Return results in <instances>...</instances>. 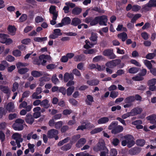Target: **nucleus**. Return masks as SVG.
I'll use <instances>...</instances> for the list:
<instances>
[{
	"instance_id": "1",
	"label": "nucleus",
	"mask_w": 156,
	"mask_h": 156,
	"mask_svg": "<svg viewBox=\"0 0 156 156\" xmlns=\"http://www.w3.org/2000/svg\"><path fill=\"white\" fill-rule=\"evenodd\" d=\"M124 140L121 142L122 146H125L127 145L128 148H130L135 144L134 138L131 135H128L125 136H124Z\"/></svg>"
},
{
	"instance_id": "2",
	"label": "nucleus",
	"mask_w": 156,
	"mask_h": 156,
	"mask_svg": "<svg viewBox=\"0 0 156 156\" xmlns=\"http://www.w3.org/2000/svg\"><path fill=\"white\" fill-rule=\"evenodd\" d=\"M24 122V121L20 119H18L15 121V123L12 125V127L16 130L20 131L23 129V124Z\"/></svg>"
},
{
	"instance_id": "3",
	"label": "nucleus",
	"mask_w": 156,
	"mask_h": 156,
	"mask_svg": "<svg viewBox=\"0 0 156 156\" xmlns=\"http://www.w3.org/2000/svg\"><path fill=\"white\" fill-rule=\"evenodd\" d=\"M12 138L16 140L17 146L18 148L21 147L20 143L22 142L23 139L22 138V135L19 133H14L12 136Z\"/></svg>"
},
{
	"instance_id": "4",
	"label": "nucleus",
	"mask_w": 156,
	"mask_h": 156,
	"mask_svg": "<svg viewBox=\"0 0 156 156\" xmlns=\"http://www.w3.org/2000/svg\"><path fill=\"white\" fill-rule=\"evenodd\" d=\"M58 131L54 129H51L48 131L47 133L48 136L49 138H54L55 140H57L58 139Z\"/></svg>"
},
{
	"instance_id": "5",
	"label": "nucleus",
	"mask_w": 156,
	"mask_h": 156,
	"mask_svg": "<svg viewBox=\"0 0 156 156\" xmlns=\"http://www.w3.org/2000/svg\"><path fill=\"white\" fill-rule=\"evenodd\" d=\"M103 54L104 56L108 57L110 59H114L116 57V56L114 53L112 49L105 50L103 51Z\"/></svg>"
},
{
	"instance_id": "6",
	"label": "nucleus",
	"mask_w": 156,
	"mask_h": 156,
	"mask_svg": "<svg viewBox=\"0 0 156 156\" xmlns=\"http://www.w3.org/2000/svg\"><path fill=\"white\" fill-rule=\"evenodd\" d=\"M98 23L100 25H107V23L108 21L107 16L105 15L101 16H98Z\"/></svg>"
},
{
	"instance_id": "7",
	"label": "nucleus",
	"mask_w": 156,
	"mask_h": 156,
	"mask_svg": "<svg viewBox=\"0 0 156 156\" xmlns=\"http://www.w3.org/2000/svg\"><path fill=\"white\" fill-rule=\"evenodd\" d=\"M107 149L105 146L104 141H101L99 142L97 144V146L94 147V150L95 151H98Z\"/></svg>"
},
{
	"instance_id": "8",
	"label": "nucleus",
	"mask_w": 156,
	"mask_h": 156,
	"mask_svg": "<svg viewBox=\"0 0 156 156\" xmlns=\"http://www.w3.org/2000/svg\"><path fill=\"white\" fill-rule=\"evenodd\" d=\"M156 83V79L153 78L148 81L147 84L149 86L150 90L153 91L156 88V87L154 86Z\"/></svg>"
},
{
	"instance_id": "9",
	"label": "nucleus",
	"mask_w": 156,
	"mask_h": 156,
	"mask_svg": "<svg viewBox=\"0 0 156 156\" xmlns=\"http://www.w3.org/2000/svg\"><path fill=\"white\" fill-rule=\"evenodd\" d=\"M142 111L143 109L142 108L139 107H137L132 109L130 112L132 116H133L140 114Z\"/></svg>"
},
{
	"instance_id": "10",
	"label": "nucleus",
	"mask_w": 156,
	"mask_h": 156,
	"mask_svg": "<svg viewBox=\"0 0 156 156\" xmlns=\"http://www.w3.org/2000/svg\"><path fill=\"white\" fill-rule=\"evenodd\" d=\"M140 151V149L137 147L131 148L129 150V154L131 155H135L139 153Z\"/></svg>"
},
{
	"instance_id": "11",
	"label": "nucleus",
	"mask_w": 156,
	"mask_h": 156,
	"mask_svg": "<svg viewBox=\"0 0 156 156\" xmlns=\"http://www.w3.org/2000/svg\"><path fill=\"white\" fill-rule=\"evenodd\" d=\"M14 107V103L10 102L8 104L6 108L9 112H14L15 111Z\"/></svg>"
},
{
	"instance_id": "12",
	"label": "nucleus",
	"mask_w": 156,
	"mask_h": 156,
	"mask_svg": "<svg viewBox=\"0 0 156 156\" xmlns=\"http://www.w3.org/2000/svg\"><path fill=\"white\" fill-rule=\"evenodd\" d=\"M123 129V128L122 126L117 125L115 129L112 130L111 132L112 133L116 134L122 132Z\"/></svg>"
},
{
	"instance_id": "13",
	"label": "nucleus",
	"mask_w": 156,
	"mask_h": 156,
	"mask_svg": "<svg viewBox=\"0 0 156 156\" xmlns=\"http://www.w3.org/2000/svg\"><path fill=\"white\" fill-rule=\"evenodd\" d=\"M49 58V56L48 55H42L39 57V59L42 62L41 64L43 65H45L47 61L46 59H48Z\"/></svg>"
},
{
	"instance_id": "14",
	"label": "nucleus",
	"mask_w": 156,
	"mask_h": 156,
	"mask_svg": "<svg viewBox=\"0 0 156 156\" xmlns=\"http://www.w3.org/2000/svg\"><path fill=\"white\" fill-rule=\"evenodd\" d=\"M26 122L29 124H32L34 121V119L31 114H28L26 116Z\"/></svg>"
},
{
	"instance_id": "15",
	"label": "nucleus",
	"mask_w": 156,
	"mask_h": 156,
	"mask_svg": "<svg viewBox=\"0 0 156 156\" xmlns=\"http://www.w3.org/2000/svg\"><path fill=\"white\" fill-rule=\"evenodd\" d=\"M147 120L150 121V122L152 124H156V115L155 114L151 115L147 118Z\"/></svg>"
},
{
	"instance_id": "16",
	"label": "nucleus",
	"mask_w": 156,
	"mask_h": 156,
	"mask_svg": "<svg viewBox=\"0 0 156 156\" xmlns=\"http://www.w3.org/2000/svg\"><path fill=\"white\" fill-rule=\"evenodd\" d=\"M154 6H156V0H151L144 6V8L146 9L147 7H151Z\"/></svg>"
},
{
	"instance_id": "17",
	"label": "nucleus",
	"mask_w": 156,
	"mask_h": 156,
	"mask_svg": "<svg viewBox=\"0 0 156 156\" xmlns=\"http://www.w3.org/2000/svg\"><path fill=\"white\" fill-rule=\"evenodd\" d=\"M81 23V20L78 18H74L72 21L71 24L74 26H76Z\"/></svg>"
},
{
	"instance_id": "18",
	"label": "nucleus",
	"mask_w": 156,
	"mask_h": 156,
	"mask_svg": "<svg viewBox=\"0 0 156 156\" xmlns=\"http://www.w3.org/2000/svg\"><path fill=\"white\" fill-rule=\"evenodd\" d=\"M86 140L84 138H81L79 139L76 144V147L80 148L83 146L86 143Z\"/></svg>"
},
{
	"instance_id": "19",
	"label": "nucleus",
	"mask_w": 156,
	"mask_h": 156,
	"mask_svg": "<svg viewBox=\"0 0 156 156\" xmlns=\"http://www.w3.org/2000/svg\"><path fill=\"white\" fill-rule=\"evenodd\" d=\"M74 78V76L73 74L72 73L69 74L68 73H66L64 76V81L66 82H67L69 80V79L73 80Z\"/></svg>"
},
{
	"instance_id": "20",
	"label": "nucleus",
	"mask_w": 156,
	"mask_h": 156,
	"mask_svg": "<svg viewBox=\"0 0 156 156\" xmlns=\"http://www.w3.org/2000/svg\"><path fill=\"white\" fill-rule=\"evenodd\" d=\"M109 121V118L107 117H103L99 119L97 121L98 124H105L108 122Z\"/></svg>"
},
{
	"instance_id": "21",
	"label": "nucleus",
	"mask_w": 156,
	"mask_h": 156,
	"mask_svg": "<svg viewBox=\"0 0 156 156\" xmlns=\"http://www.w3.org/2000/svg\"><path fill=\"white\" fill-rule=\"evenodd\" d=\"M31 76L34 77H38L43 75L42 72L36 70H33L31 71Z\"/></svg>"
},
{
	"instance_id": "22",
	"label": "nucleus",
	"mask_w": 156,
	"mask_h": 156,
	"mask_svg": "<svg viewBox=\"0 0 156 156\" xmlns=\"http://www.w3.org/2000/svg\"><path fill=\"white\" fill-rule=\"evenodd\" d=\"M135 98L134 96H129L126 98L124 102L126 103H130L134 101Z\"/></svg>"
},
{
	"instance_id": "23",
	"label": "nucleus",
	"mask_w": 156,
	"mask_h": 156,
	"mask_svg": "<svg viewBox=\"0 0 156 156\" xmlns=\"http://www.w3.org/2000/svg\"><path fill=\"white\" fill-rule=\"evenodd\" d=\"M48 100L45 99L41 101V106H42L44 108H48L50 106L48 103Z\"/></svg>"
},
{
	"instance_id": "24",
	"label": "nucleus",
	"mask_w": 156,
	"mask_h": 156,
	"mask_svg": "<svg viewBox=\"0 0 156 156\" xmlns=\"http://www.w3.org/2000/svg\"><path fill=\"white\" fill-rule=\"evenodd\" d=\"M117 36L119 38L121 39L122 41H124L127 38V34L125 32L118 34Z\"/></svg>"
},
{
	"instance_id": "25",
	"label": "nucleus",
	"mask_w": 156,
	"mask_h": 156,
	"mask_svg": "<svg viewBox=\"0 0 156 156\" xmlns=\"http://www.w3.org/2000/svg\"><path fill=\"white\" fill-rule=\"evenodd\" d=\"M49 12L50 13L53 15V16H58V13L56 10V7L55 6L51 5L50 6L49 9Z\"/></svg>"
},
{
	"instance_id": "26",
	"label": "nucleus",
	"mask_w": 156,
	"mask_h": 156,
	"mask_svg": "<svg viewBox=\"0 0 156 156\" xmlns=\"http://www.w3.org/2000/svg\"><path fill=\"white\" fill-rule=\"evenodd\" d=\"M8 30L10 34L13 35L15 34L16 29L14 26H9L8 28Z\"/></svg>"
},
{
	"instance_id": "27",
	"label": "nucleus",
	"mask_w": 156,
	"mask_h": 156,
	"mask_svg": "<svg viewBox=\"0 0 156 156\" xmlns=\"http://www.w3.org/2000/svg\"><path fill=\"white\" fill-rule=\"evenodd\" d=\"M99 80H88L87 81V84L90 86H96L99 83Z\"/></svg>"
},
{
	"instance_id": "28",
	"label": "nucleus",
	"mask_w": 156,
	"mask_h": 156,
	"mask_svg": "<svg viewBox=\"0 0 156 156\" xmlns=\"http://www.w3.org/2000/svg\"><path fill=\"white\" fill-rule=\"evenodd\" d=\"M82 9L78 7L74 8L72 11L73 14L75 15H78L82 11Z\"/></svg>"
},
{
	"instance_id": "29",
	"label": "nucleus",
	"mask_w": 156,
	"mask_h": 156,
	"mask_svg": "<svg viewBox=\"0 0 156 156\" xmlns=\"http://www.w3.org/2000/svg\"><path fill=\"white\" fill-rule=\"evenodd\" d=\"M98 37L97 36L96 33L92 32L91 33V36L90 37L89 39L91 41L93 42H96L97 43V40Z\"/></svg>"
},
{
	"instance_id": "30",
	"label": "nucleus",
	"mask_w": 156,
	"mask_h": 156,
	"mask_svg": "<svg viewBox=\"0 0 156 156\" xmlns=\"http://www.w3.org/2000/svg\"><path fill=\"white\" fill-rule=\"evenodd\" d=\"M0 90L5 94L9 93V90L8 87L3 85H0Z\"/></svg>"
},
{
	"instance_id": "31",
	"label": "nucleus",
	"mask_w": 156,
	"mask_h": 156,
	"mask_svg": "<svg viewBox=\"0 0 156 156\" xmlns=\"http://www.w3.org/2000/svg\"><path fill=\"white\" fill-rule=\"evenodd\" d=\"M40 94L36 92H34L31 95V98L34 99H39L42 98L41 95H39Z\"/></svg>"
},
{
	"instance_id": "32",
	"label": "nucleus",
	"mask_w": 156,
	"mask_h": 156,
	"mask_svg": "<svg viewBox=\"0 0 156 156\" xmlns=\"http://www.w3.org/2000/svg\"><path fill=\"white\" fill-rule=\"evenodd\" d=\"M64 25H67L70 24L71 22V20L69 17H66L62 20Z\"/></svg>"
},
{
	"instance_id": "33",
	"label": "nucleus",
	"mask_w": 156,
	"mask_h": 156,
	"mask_svg": "<svg viewBox=\"0 0 156 156\" xmlns=\"http://www.w3.org/2000/svg\"><path fill=\"white\" fill-rule=\"evenodd\" d=\"M145 141L143 139L137 140L136 141V144L138 146L143 147L145 144Z\"/></svg>"
},
{
	"instance_id": "34",
	"label": "nucleus",
	"mask_w": 156,
	"mask_h": 156,
	"mask_svg": "<svg viewBox=\"0 0 156 156\" xmlns=\"http://www.w3.org/2000/svg\"><path fill=\"white\" fill-rule=\"evenodd\" d=\"M74 89L75 87L73 86L69 87L67 89V95L68 96L71 95L73 92Z\"/></svg>"
},
{
	"instance_id": "35",
	"label": "nucleus",
	"mask_w": 156,
	"mask_h": 156,
	"mask_svg": "<svg viewBox=\"0 0 156 156\" xmlns=\"http://www.w3.org/2000/svg\"><path fill=\"white\" fill-rule=\"evenodd\" d=\"M117 122H112L108 126V129H115L116 126L118 125Z\"/></svg>"
},
{
	"instance_id": "36",
	"label": "nucleus",
	"mask_w": 156,
	"mask_h": 156,
	"mask_svg": "<svg viewBox=\"0 0 156 156\" xmlns=\"http://www.w3.org/2000/svg\"><path fill=\"white\" fill-rule=\"evenodd\" d=\"M103 130V129L102 127L97 128L91 131L90 132V133L92 134L97 133L102 131Z\"/></svg>"
},
{
	"instance_id": "37",
	"label": "nucleus",
	"mask_w": 156,
	"mask_h": 156,
	"mask_svg": "<svg viewBox=\"0 0 156 156\" xmlns=\"http://www.w3.org/2000/svg\"><path fill=\"white\" fill-rule=\"evenodd\" d=\"M98 16L96 17L94 19L92 18L91 22L90 23V25L91 26H93L97 25L98 23Z\"/></svg>"
},
{
	"instance_id": "38",
	"label": "nucleus",
	"mask_w": 156,
	"mask_h": 156,
	"mask_svg": "<svg viewBox=\"0 0 156 156\" xmlns=\"http://www.w3.org/2000/svg\"><path fill=\"white\" fill-rule=\"evenodd\" d=\"M29 70L27 68H23L19 69L18 72L21 74H24Z\"/></svg>"
},
{
	"instance_id": "39",
	"label": "nucleus",
	"mask_w": 156,
	"mask_h": 156,
	"mask_svg": "<svg viewBox=\"0 0 156 156\" xmlns=\"http://www.w3.org/2000/svg\"><path fill=\"white\" fill-rule=\"evenodd\" d=\"M139 69L136 67H132L129 69V72L130 73H135L138 71Z\"/></svg>"
},
{
	"instance_id": "40",
	"label": "nucleus",
	"mask_w": 156,
	"mask_h": 156,
	"mask_svg": "<svg viewBox=\"0 0 156 156\" xmlns=\"http://www.w3.org/2000/svg\"><path fill=\"white\" fill-rule=\"evenodd\" d=\"M47 40V37H36L34 39V40L37 42H41L45 41Z\"/></svg>"
},
{
	"instance_id": "41",
	"label": "nucleus",
	"mask_w": 156,
	"mask_h": 156,
	"mask_svg": "<svg viewBox=\"0 0 156 156\" xmlns=\"http://www.w3.org/2000/svg\"><path fill=\"white\" fill-rule=\"evenodd\" d=\"M19 84L17 82H15L13 84L12 90V92H15L18 88Z\"/></svg>"
},
{
	"instance_id": "42",
	"label": "nucleus",
	"mask_w": 156,
	"mask_h": 156,
	"mask_svg": "<svg viewBox=\"0 0 156 156\" xmlns=\"http://www.w3.org/2000/svg\"><path fill=\"white\" fill-rule=\"evenodd\" d=\"M52 82L55 84H56L59 82V80L57 78L56 74L53 75L51 78Z\"/></svg>"
},
{
	"instance_id": "43",
	"label": "nucleus",
	"mask_w": 156,
	"mask_h": 156,
	"mask_svg": "<svg viewBox=\"0 0 156 156\" xmlns=\"http://www.w3.org/2000/svg\"><path fill=\"white\" fill-rule=\"evenodd\" d=\"M103 57L101 55H98L94 57L93 60L94 62H97L103 59Z\"/></svg>"
},
{
	"instance_id": "44",
	"label": "nucleus",
	"mask_w": 156,
	"mask_h": 156,
	"mask_svg": "<svg viewBox=\"0 0 156 156\" xmlns=\"http://www.w3.org/2000/svg\"><path fill=\"white\" fill-rule=\"evenodd\" d=\"M28 147V149L32 153H33L34 151V147L35 145L34 144H31L30 143H28L27 144Z\"/></svg>"
},
{
	"instance_id": "45",
	"label": "nucleus",
	"mask_w": 156,
	"mask_h": 156,
	"mask_svg": "<svg viewBox=\"0 0 156 156\" xmlns=\"http://www.w3.org/2000/svg\"><path fill=\"white\" fill-rule=\"evenodd\" d=\"M144 63L149 69L151 68L152 67V65L151 62L147 60H144Z\"/></svg>"
},
{
	"instance_id": "46",
	"label": "nucleus",
	"mask_w": 156,
	"mask_h": 156,
	"mask_svg": "<svg viewBox=\"0 0 156 156\" xmlns=\"http://www.w3.org/2000/svg\"><path fill=\"white\" fill-rule=\"evenodd\" d=\"M71 148V145L70 144H68L64 145L61 147V149L62 150L67 151L70 149Z\"/></svg>"
},
{
	"instance_id": "47",
	"label": "nucleus",
	"mask_w": 156,
	"mask_h": 156,
	"mask_svg": "<svg viewBox=\"0 0 156 156\" xmlns=\"http://www.w3.org/2000/svg\"><path fill=\"white\" fill-rule=\"evenodd\" d=\"M12 53L13 55L16 57L20 56L21 55V52L17 49L13 51Z\"/></svg>"
},
{
	"instance_id": "48",
	"label": "nucleus",
	"mask_w": 156,
	"mask_h": 156,
	"mask_svg": "<svg viewBox=\"0 0 156 156\" xmlns=\"http://www.w3.org/2000/svg\"><path fill=\"white\" fill-rule=\"evenodd\" d=\"M132 79L135 81H140L143 80L144 79V78L139 74V75L133 77Z\"/></svg>"
},
{
	"instance_id": "49",
	"label": "nucleus",
	"mask_w": 156,
	"mask_h": 156,
	"mask_svg": "<svg viewBox=\"0 0 156 156\" xmlns=\"http://www.w3.org/2000/svg\"><path fill=\"white\" fill-rule=\"evenodd\" d=\"M62 121H59L55 123V128L56 129H60L62 126Z\"/></svg>"
},
{
	"instance_id": "50",
	"label": "nucleus",
	"mask_w": 156,
	"mask_h": 156,
	"mask_svg": "<svg viewBox=\"0 0 156 156\" xmlns=\"http://www.w3.org/2000/svg\"><path fill=\"white\" fill-rule=\"evenodd\" d=\"M110 156H116L117 154V152L115 149H111L110 152Z\"/></svg>"
},
{
	"instance_id": "51",
	"label": "nucleus",
	"mask_w": 156,
	"mask_h": 156,
	"mask_svg": "<svg viewBox=\"0 0 156 156\" xmlns=\"http://www.w3.org/2000/svg\"><path fill=\"white\" fill-rule=\"evenodd\" d=\"M118 95V92L115 91H112L111 92L110 97L113 98L117 97Z\"/></svg>"
},
{
	"instance_id": "52",
	"label": "nucleus",
	"mask_w": 156,
	"mask_h": 156,
	"mask_svg": "<svg viewBox=\"0 0 156 156\" xmlns=\"http://www.w3.org/2000/svg\"><path fill=\"white\" fill-rule=\"evenodd\" d=\"M120 142L119 140L116 138H114L112 141V144L114 146H117L118 145Z\"/></svg>"
},
{
	"instance_id": "53",
	"label": "nucleus",
	"mask_w": 156,
	"mask_h": 156,
	"mask_svg": "<svg viewBox=\"0 0 156 156\" xmlns=\"http://www.w3.org/2000/svg\"><path fill=\"white\" fill-rule=\"evenodd\" d=\"M72 112L73 111L71 109H66L63 111L62 114L64 115H70Z\"/></svg>"
},
{
	"instance_id": "54",
	"label": "nucleus",
	"mask_w": 156,
	"mask_h": 156,
	"mask_svg": "<svg viewBox=\"0 0 156 156\" xmlns=\"http://www.w3.org/2000/svg\"><path fill=\"white\" fill-rule=\"evenodd\" d=\"M105 66L108 68H112L114 67L112 60L106 62Z\"/></svg>"
},
{
	"instance_id": "55",
	"label": "nucleus",
	"mask_w": 156,
	"mask_h": 156,
	"mask_svg": "<svg viewBox=\"0 0 156 156\" xmlns=\"http://www.w3.org/2000/svg\"><path fill=\"white\" fill-rule=\"evenodd\" d=\"M6 112L5 111L4 109L2 107H0V118H2L3 115L6 114Z\"/></svg>"
},
{
	"instance_id": "56",
	"label": "nucleus",
	"mask_w": 156,
	"mask_h": 156,
	"mask_svg": "<svg viewBox=\"0 0 156 156\" xmlns=\"http://www.w3.org/2000/svg\"><path fill=\"white\" fill-rule=\"evenodd\" d=\"M72 72L73 74L76 76H81V74L80 72L76 69H73Z\"/></svg>"
},
{
	"instance_id": "57",
	"label": "nucleus",
	"mask_w": 156,
	"mask_h": 156,
	"mask_svg": "<svg viewBox=\"0 0 156 156\" xmlns=\"http://www.w3.org/2000/svg\"><path fill=\"white\" fill-rule=\"evenodd\" d=\"M141 16V15L140 14H136L134 16H133V17L131 20V22L132 23H133L137 19L140 17Z\"/></svg>"
},
{
	"instance_id": "58",
	"label": "nucleus",
	"mask_w": 156,
	"mask_h": 156,
	"mask_svg": "<svg viewBox=\"0 0 156 156\" xmlns=\"http://www.w3.org/2000/svg\"><path fill=\"white\" fill-rule=\"evenodd\" d=\"M17 115L16 113L10 114L8 116V118L9 120H12L17 118Z\"/></svg>"
},
{
	"instance_id": "59",
	"label": "nucleus",
	"mask_w": 156,
	"mask_h": 156,
	"mask_svg": "<svg viewBox=\"0 0 156 156\" xmlns=\"http://www.w3.org/2000/svg\"><path fill=\"white\" fill-rule=\"evenodd\" d=\"M27 65L26 63H23L21 62H18L16 64V67L17 68H20L21 67L25 66Z\"/></svg>"
},
{
	"instance_id": "60",
	"label": "nucleus",
	"mask_w": 156,
	"mask_h": 156,
	"mask_svg": "<svg viewBox=\"0 0 156 156\" xmlns=\"http://www.w3.org/2000/svg\"><path fill=\"white\" fill-rule=\"evenodd\" d=\"M141 9V7L137 5H133L132 6V11L136 12L139 10Z\"/></svg>"
},
{
	"instance_id": "61",
	"label": "nucleus",
	"mask_w": 156,
	"mask_h": 156,
	"mask_svg": "<svg viewBox=\"0 0 156 156\" xmlns=\"http://www.w3.org/2000/svg\"><path fill=\"white\" fill-rule=\"evenodd\" d=\"M155 57V55L154 53H150L147 54L146 56V58L151 59Z\"/></svg>"
},
{
	"instance_id": "62",
	"label": "nucleus",
	"mask_w": 156,
	"mask_h": 156,
	"mask_svg": "<svg viewBox=\"0 0 156 156\" xmlns=\"http://www.w3.org/2000/svg\"><path fill=\"white\" fill-rule=\"evenodd\" d=\"M44 19L40 16H37L35 18V21L37 23H39L43 22Z\"/></svg>"
},
{
	"instance_id": "63",
	"label": "nucleus",
	"mask_w": 156,
	"mask_h": 156,
	"mask_svg": "<svg viewBox=\"0 0 156 156\" xmlns=\"http://www.w3.org/2000/svg\"><path fill=\"white\" fill-rule=\"evenodd\" d=\"M130 116H132V115L130 112L123 115L122 116V118L123 119H124Z\"/></svg>"
},
{
	"instance_id": "64",
	"label": "nucleus",
	"mask_w": 156,
	"mask_h": 156,
	"mask_svg": "<svg viewBox=\"0 0 156 156\" xmlns=\"http://www.w3.org/2000/svg\"><path fill=\"white\" fill-rule=\"evenodd\" d=\"M92 10L98 12L99 13H103L104 12V11L103 10H101L100 8H98L96 7H94L92 8Z\"/></svg>"
}]
</instances>
